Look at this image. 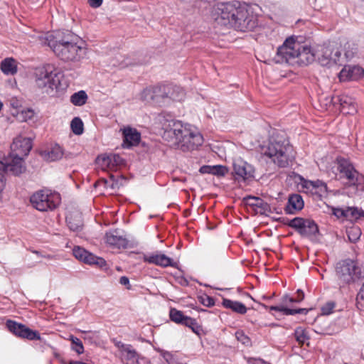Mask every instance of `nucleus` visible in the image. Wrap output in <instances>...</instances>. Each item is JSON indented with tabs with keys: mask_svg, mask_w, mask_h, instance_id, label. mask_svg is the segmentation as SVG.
<instances>
[{
	"mask_svg": "<svg viewBox=\"0 0 364 364\" xmlns=\"http://www.w3.org/2000/svg\"><path fill=\"white\" fill-rule=\"evenodd\" d=\"M237 19L233 21V28L245 32L252 31L257 25V17L250 11L247 6L242 4L239 9Z\"/></svg>",
	"mask_w": 364,
	"mask_h": 364,
	"instance_id": "f8f14e48",
	"label": "nucleus"
},
{
	"mask_svg": "<svg viewBox=\"0 0 364 364\" xmlns=\"http://www.w3.org/2000/svg\"><path fill=\"white\" fill-rule=\"evenodd\" d=\"M30 201L33 207L39 211L53 210L60 203V196L49 190H40L31 196Z\"/></svg>",
	"mask_w": 364,
	"mask_h": 364,
	"instance_id": "0eeeda50",
	"label": "nucleus"
},
{
	"mask_svg": "<svg viewBox=\"0 0 364 364\" xmlns=\"http://www.w3.org/2000/svg\"><path fill=\"white\" fill-rule=\"evenodd\" d=\"M250 364H269V363H267L261 359H253L252 361L250 362Z\"/></svg>",
	"mask_w": 364,
	"mask_h": 364,
	"instance_id": "bf43d9fd",
	"label": "nucleus"
},
{
	"mask_svg": "<svg viewBox=\"0 0 364 364\" xmlns=\"http://www.w3.org/2000/svg\"><path fill=\"white\" fill-rule=\"evenodd\" d=\"M97 163L104 170L107 168L114 170L124 164V159L119 154H113L99 156L97 158Z\"/></svg>",
	"mask_w": 364,
	"mask_h": 364,
	"instance_id": "a211bd4d",
	"label": "nucleus"
},
{
	"mask_svg": "<svg viewBox=\"0 0 364 364\" xmlns=\"http://www.w3.org/2000/svg\"><path fill=\"white\" fill-rule=\"evenodd\" d=\"M89 4L92 8H98L102 4V0H88Z\"/></svg>",
	"mask_w": 364,
	"mask_h": 364,
	"instance_id": "5fc2aeb1",
	"label": "nucleus"
},
{
	"mask_svg": "<svg viewBox=\"0 0 364 364\" xmlns=\"http://www.w3.org/2000/svg\"><path fill=\"white\" fill-rule=\"evenodd\" d=\"M294 336L299 343H304L309 338L305 329L299 327L295 330Z\"/></svg>",
	"mask_w": 364,
	"mask_h": 364,
	"instance_id": "58836bf2",
	"label": "nucleus"
},
{
	"mask_svg": "<svg viewBox=\"0 0 364 364\" xmlns=\"http://www.w3.org/2000/svg\"><path fill=\"white\" fill-rule=\"evenodd\" d=\"M364 75V70L360 66H344L338 74L341 81L357 80Z\"/></svg>",
	"mask_w": 364,
	"mask_h": 364,
	"instance_id": "aec40b11",
	"label": "nucleus"
},
{
	"mask_svg": "<svg viewBox=\"0 0 364 364\" xmlns=\"http://www.w3.org/2000/svg\"><path fill=\"white\" fill-rule=\"evenodd\" d=\"M33 253H35V254H36V255H38L39 257H43V256L44 255L41 254V252H40L36 251V250L33 251Z\"/></svg>",
	"mask_w": 364,
	"mask_h": 364,
	"instance_id": "680f3d73",
	"label": "nucleus"
},
{
	"mask_svg": "<svg viewBox=\"0 0 364 364\" xmlns=\"http://www.w3.org/2000/svg\"><path fill=\"white\" fill-rule=\"evenodd\" d=\"M2 107H3V104L2 102L0 101V111L2 109Z\"/></svg>",
	"mask_w": 364,
	"mask_h": 364,
	"instance_id": "0e129e2a",
	"label": "nucleus"
},
{
	"mask_svg": "<svg viewBox=\"0 0 364 364\" xmlns=\"http://www.w3.org/2000/svg\"><path fill=\"white\" fill-rule=\"evenodd\" d=\"M282 302L283 304L282 306L287 305L289 304L293 303V298L290 297L289 295L286 294L282 296Z\"/></svg>",
	"mask_w": 364,
	"mask_h": 364,
	"instance_id": "6e6d98bb",
	"label": "nucleus"
},
{
	"mask_svg": "<svg viewBox=\"0 0 364 364\" xmlns=\"http://www.w3.org/2000/svg\"><path fill=\"white\" fill-rule=\"evenodd\" d=\"M6 325L9 331L18 337L27 338L30 341L41 339L40 333L37 331H33L23 324L8 320Z\"/></svg>",
	"mask_w": 364,
	"mask_h": 364,
	"instance_id": "4468645a",
	"label": "nucleus"
},
{
	"mask_svg": "<svg viewBox=\"0 0 364 364\" xmlns=\"http://www.w3.org/2000/svg\"><path fill=\"white\" fill-rule=\"evenodd\" d=\"M296 293H297V297H296V299L295 300L296 303H300L304 299V293L301 289H298Z\"/></svg>",
	"mask_w": 364,
	"mask_h": 364,
	"instance_id": "13d9d810",
	"label": "nucleus"
},
{
	"mask_svg": "<svg viewBox=\"0 0 364 364\" xmlns=\"http://www.w3.org/2000/svg\"><path fill=\"white\" fill-rule=\"evenodd\" d=\"M336 272L341 289L364 278V267L350 259H346L337 263Z\"/></svg>",
	"mask_w": 364,
	"mask_h": 364,
	"instance_id": "423d86ee",
	"label": "nucleus"
},
{
	"mask_svg": "<svg viewBox=\"0 0 364 364\" xmlns=\"http://www.w3.org/2000/svg\"><path fill=\"white\" fill-rule=\"evenodd\" d=\"M202 304L206 306H212L215 304V301L213 298L206 296L205 299H203Z\"/></svg>",
	"mask_w": 364,
	"mask_h": 364,
	"instance_id": "603ef678",
	"label": "nucleus"
},
{
	"mask_svg": "<svg viewBox=\"0 0 364 364\" xmlns=\"http://www.w3.org/2000/svg\"><path fill=\"white\" fill-rule=\"evenodd\" d=\"M241 6L242 4L237 1L218 3L215 9L216 22L233 28V21L237 19Z\"/></svg>",
	"mask_w": 364,
	"mask_h": 364,
	"instance_id": "6e6552de",
	"label": "nucleus"
},
{
	"mask_svg": "<svg viewBox=\"0 0 364 364\" xmlns=\"http://www.w3.org/2000/svg\"><path fill=\"white\" fill-rule=\"evenodd\" d=\"M154 94V99L156 103H160L161 101L166 98L175 99L173 96L169 95L171 87L167 85H157L152 87Z\"/></svg>",
	"mask_w": 364,
	"mask_h": 364,
	"instance_id": "cd10ccee",
	"label": "nucleus"
},
{
	"mask_svg": "<svg viewBox=\"0 0 364 364\" xmlns=\"http://www.w3.org/2000/svg\"><path fill=\"white\" fill-rule=\"evenodd\" d=\"M232 173L238 181H250L255 178L254 167L241 158L234 160Z\"/></svg>",
	"mask_w": 364,
	"mask_h": 364,
	"instance_id": "ddd939ff",
	"label": "nucleus"
},
{
	"mask_svg": "<svg viewBox=\"0 0 364 364\" xmlns=\"http://www.w3.org/2000/svg\"><path fill=\"white\" fill-rule=\"evenodd\" d=\"M199 171L201 173H212V166H203L200 168Z\"/></svg>",
	"mask_w": 364,
	"mask_h": 364,
	"instance_id": "4d7b16f0",
	"label": "nucleus"
},
{
	"mask_svg": "<svg viewBox=\"0 0 364 364\" xmlns=\"http://www.w3.org/2000/svg\"><path fill=\"white\" fill-rule=\"evenodd\" d=\"M304 203L301 195L295 193L289 196L288 202L284 208L287 214H296L303 209Z\"/></svg>",
	"mask_w": 364,
	"mask_h": 364,
	"instance_id": "412c9836",
	"label": "nucleus"
},
{
	"mask_svg": "<svg viewBox=\"0 0 364 364\" xmlns=\"http://www.w3.org/2000/svg\"><path fill=\"white\" fill-rule=\"evenodd\" d=\"M141 99L146 102H155L153 87H151L144 89L141 93Z\"/></svg>",
	"mask_w": 364,
	"mask_h": 364,
	"instance_id": "e433bc0d",
	"label": "nucleus"
},
{
	"mask_svg": "<svg viewBox=\"0 0 364 364\" xmlns=\"http://www.w3.org/2000/svg\"><path fill=\"white\" fill-rule=\"evenodd\" d=\"M333 213L338 218H340V217H345L346 218V209L335 208L333 210Z\"/></svg>",
	"mask_w": 364,
	"mask_h": 364,
	"instance_id": "864d4df0",
	"label": "nucleus"
},
{
	"mask_svg": "<svg viewBox=\"0 0 364 364\" xmlns=\"http://www.w3.org/2000/svg\"><path fill=\"white\" fill-rule=\"evenodd\" d=\"M356 301L358 308L361 311H364V283L357 295Z\"/></svg>",
	"mask_w": 364,
	"mask_h": 364,
	"instance_id": "a18cd8bd",
	"label": "nucleus"
},
{
	"mask_svg": "<svg viewBox=\"0 0 364 364\" xmlns=\"http://www.w3.org/2000/svg\"><path fill=\"white\" fill-rule=\"evenodd\" d=\"M228 168L225 166L216 165L212 166V173L213 175L222 176H225L228 173Z\"/></svg>",
	"mask_w": 364,
	"mask_h": 364,
	"instance_id": "79ce46f5",
	"label": "nucleus"
},
{
	"mask_svg": "<svg viewBox=\"0 0 364 364\" xmlns=\"http://www.w3.org/2000/svg\"><path fill=\"white\" fill-rule=\"evenodd\" d=\"M364 215L363 210L357 208L348 207L346 208V218L350 220H356Z\"/></svg>",
	"mask_w": 364,
	"mask_h": 364,
	"instance_id": "f704fd0d",
	"label": "nucleus"
},
{
	"mask_svg": "<svg viewBox=\"0 0 364 364\" xmlns=\"http://www.w3.org/2000/svg\"><path fill=\"white\" fill-rule=\"evenodd\" d=\"M74 257L89 264H95L100 268L106 267V261L102 258L98 257L93 254L87 252L85 249L76 246L73 250Z\"/></svg>",
	"mask_w": 364,
	"mask_h": 364,
	"instance_id": "2eb2a0df",
	"label": "nucleus"
},
{
	"mask_svg": "<svg viewBox=\"0 0 364 364\" xmlns=\"http://www.w3.org/2000/svg\"><path fill=\"white\" fill-rule=\"evenodd\" d=\"M299 49V43L293 37H289L277 48L274 60L276 63H293L296 62Z\"/></svg>",
	"mask_w": 364,
	"mask_h": 364,
	"instance_id": "9d476101",
	"label": "nucleus"
},
{
	"mask_svg": "<svg viewBox=\"0 0 364 364\" xmlns=\"http://www.w3.org/2000/svg\"><path fill=\"white\" fill-rule=\"evenodd\" d=\"M66 222L70 230L80 231L82 228V218L80 213H70L66 217Z\"/></svg>",
	"mask_w": 364,
	"mask_h": 364,
	"instance_id": "bb28decb",
	"label": "nucleus"
},
{
	"mask_svg": "<svg viewBox=\"0 0 364 364\" xmlns=\"http://www.w3.org/2000/svg\"><path fill=\"white\" fill-rule=\"evenodd\" d=\"M70 127L73 132L75 134L80 135L83 133V122L80 117L73 118L71 121Z\"/></svg>",
	"mask_w": 364,
	"mask_h": 364,
	"instance_id": "72a5a7b5",
	"label": "nucleus"
},
{
	"mask_svg": "<svg viewBox=\"0 0 364 364\" xmlns=\"http://www.w3.org/2000/svg\"><path fill=\"white\" fill-rule=\"evenodd\" d=\"M346 51L344 53L345 58L348 60H350L356 53V48L353 47V44L347 43L345 44Z\"/></svg>",
	"mask_w": 364,
	"mask_h": 364,
	"instance_id": "c03bdc74",
	"label": "nucleus"
},
{
	"mask_svg": "<svg viewBox=\"0 0 364 364\" xmlns=\"http://www.w3.org/2000/svg\"><path fill=\"white\" fill-rule=\"evenodd\" d=\"M262 298H263L264 299H270V297H267V296H264Z\"/></svg>",
	"mask_w": 364,
	"mask_h": 364,
	"instance_id": "69168bd1",
	"label": "nucleus"
},
{
	"mask_svg": "<svg viewBox=\"0 0 364 364\" xmlns=\"http://www.w3.org/2000/svg\"><path fill=\"white\" fill-rule=\"evenodd\" d=\"M244 200L246 204L252 207L257 214L268 215L272 213L269 204L260 198L247 196Z\"/></svg>",
	"mask_w": 364,
	"mask_h": 364,
	"instance_id": "6ab92c4d",
	"label": "nucleus"
},
{
	"mask_svg": "<svg viewBox=\"0 0 364 364\" xmlns=\"http://www.w3.org/2000/svg\"><path fill=\"white\" fill-rule=\"evenodd\" d=\"M183 325L189 327L194 333H196L198 335H199L201 331V328L197 323L196 321L188 316L187 318H185V323Z\"/></svg>",
	"mask_w": 364,
	"mask_h": 364,
	"instance_id": "4c0bfd02",
	"label": "nucleus"
},
{
	"mask_svg": "<svg viewBox=\"0 0 364 364\" xmlns=\"http://www.w3.org/2000/svg\"><path fill=\"white\" fill-rule=\"evenodd\" d=\"M297 53V63L308 64L314 60L315 54L311 48L307 46H302L299 43V49Z\"/></svg>",
	"mask_w": 364,
	"mask_h": 364,
	"instance_id": "393cba45",
	"label": "nucleus"
},
{
	"mask_svg": "<svg viewBox=\"0 0 364 364\" xmlns=\"http://www.w3.org/2000/svg\"><path fill=\"white\" fill-rule=\"evenodd\" d=\"M122 134L124 137L123 146L124 147L128 148L139 144L141 135L136 129L129 127H125L122 130Z\"/></svg>",
	"mask_w": 364,
	"mask_h": 364,
	"instance_id": "5701e85b",
	"label": "nucleus"
},
{
	"mask_svg": "<svg viewBox=\"0 0 364 364\" xmlns=\"http://www.w3.org/2000/svg\"><path fill=\"white\" fill-rule=\"evenodd\" d=\"M287 311L288 313V315H294L296 314H306L309 312V309L304 308L292 309L289 308V310H287Z\"/></svg>",
	"mask_w": 364,
	"mask_h": 364,
	"instance_id": "09e8293b",
	"label": "nucleus"
},
{
	"mask_svg": "<svg viewBox=\"0 0 364 364\" xmlns=\"http://www.w3.org/2000/svg\"><path fill=\"white\" fill-rule=\"evenodd\" d=\"M62 76L53 65L47 64L36 70V85L42 93L53 95L55 92L61 89Z\"/></svg>",
	"mask_w": 364,
	"mask_h": 364,
	"instance_id": "39448f33",
	"label": "nucleus"
},
{
	"mask_svg": "<svg viewBox=\"0 0 364 364\" xmlns=\"http://www.w3.org/2000/svg\"><path fill=\"white\" fill-rule=\"evenodd\" d=\"M335 307V303L332 301L327 302L325 305H323L321 308V311L323 314L328 315L332 313L333 309Z\"/></svg>",
	"mask_w": 364,
	"mask_h": 364,
	"instance_id": "de8ad7c7",
	"label": "nucleus"
},
{
	"mask_svg": "<svg viewBox=\"0 0 364 364\" xmlns=\"http://www.w3.org/2000/svg\"><path fill=\"white\" fill-rule=\"evenodd\" d=\"M143 261L153 264L161 267H175L176 262L173 259L162 253L145 254L143 256Z\"/></svg>",
	"mask_w": 364,
	"mask_h": 364,
	"instance_id": "f3484780",
	"label": "nucleus"
},
{
	"mask_svg": "<svg viewBox=\"0 0 364 364\" xmlns=\"http://www.w3.org/2000/svg\"><path fill=\"white\" fill-rule=\"evenodd\" d=\"M296 299V298H295V299L293 298V303H296V301H295Z\"/></svg>",
	"mask_w": 364,
	"mask_h": 364,
	"instance_id": "774afa93",
	"label": "nucleus"
},
{
	"mask_svg": "<svg viewBox=\"0 0 364 364\" xmlns=\"http://www.w3.org/2000/svg\"><path fill=\"white\" fill-rule=\"evenodd\" d=\"M235 337L238 341L241 342L242 344L245 346H249L250 344V338L247 336L242 331H237L235 333Z\"/></svg>",
	"mask_w": 364,
	"mask_h": 364,
	"instance_id": "49530a36",
	"label": "nucleus"
},
{
	"mask_svg": "<svg viewBox=\"0 0 364 364\" xmlns=\"http://www.w3.org/2000/svg\"><path fill=\"white\" fill-rule=\"evenodd\" d=\"M345 104H346V101L341 100V105L342 106V108L343 109L345 107Z\"/></svg>",
	"mask_w": 364,
	"mask_h": 364,
	"instance_id": "e2e57ef3",
	"label": "nucleus"
},
{
	"mask_svg": "<svg viewBox=\"0 0 364 364\" xmlns=\"http://www.w3.org/2000/svg\"><path fill=\"white\" fill-rule=\"evenodd\" d=\"M309 185L314 188H318L322 193H326L327 191V186L326 184L320 180L311 181L309 182Z\"/></svg>",
	"mask_w": 364,
	"mask_h": 364,
	"instance_id": "37998d69",
	"label": "nucleus"
},
{
	"mask_svg": "<svg viewBox=\"0 0 364 364\" xmlns=\"http://www.w3.org/2000/svg\"><path fill=\"white\" fill-rule=\"evenodd\" d=\"M350 110H351V111H355V109L354 106H353V107H352V108L350 109Z\"/></svg>",
	"mask_w": 364,
	"mask_h": 364,
	"instance_id": "338daca9",
	"label": "nucleus"
},
{
	"mask_svg": "<svg viewBox=\"0 0 364 364\" xmlns=\"http://www.w3.org/2000/svg\"><path fill=\"white\" fill-rule=\"evenodd\" d=\"M115 346L120 352L122 362L124 364H139V354L130 344H125L121 341L115 343Z\"/></svg>",
	"mask_w": 364,
	"mask_h": 364,
	"instance_id": "dca6fc26",
	"label": "nucleus"
},
{
	"mask_svg": "<svg viewBox=\"0 0 364 364\" xmlns=\"http://www.w3.org/2000/svg\"><path fill=\"white\" fill-rule=\"evenodd\" d=\"M39 41L41 45L49 46L55 55L64 62H80L87 54V48L84 43L75 42L73 35L69 33H48L40 36Z\"/></svg>",
	"mask_w": 364,
	"mask_h": 364,
	"instance_id": "f257e3e1",
	"label": "nucleus"
},
{
	"mask_svg": "<svg viewBox=\"0 0 364 364\" xmlns=\"http://www.w3.org/2000/svg\"><path fill=\"white\" fill-rule=\"evenodd\" d=\"M348 240L351 242H356L360 237L361 231L358 227H352L346 231Z\"/></svg>",
	"mask_w": 364,
	"mask_h": 364,
	"instance_id": "c9c22d12",
	"label": "nucleus"
},
{
	"mask_svg": "<svg viewBox=\"0 0 364 364\" xmlns=\"http://www.w3.org/2000/svg\"><path fill=\"white\" fill-rule=\"evenodd\" d=\"M70 340L71 341L72 344L75 346L73 347V349L77 354H82L84 351V347H83L82 341L78 338L75 337L73 336H70Z\"/></svg>",
	"mask_w": 364,
	"mask_h": 364,
	"instance_id": "a19ab883",
	"label": "nucleus"
},
{
	"mask_svg": "<svg viewBox=\"0 0 364 364\" xmlns=\"http://www.w3.org/2000/svg\"><path fill=\"white\" fill-rule=\"evenodd\" d=\"M43 258H46L47 259H55L56 257L55 255H45L43 256Z\"/></svg>",
	"mask_w": 364,
	"mask_h": 364,
	"instance_id": "052dcab7",
	"label": "nucleus"
},
{
	"mask_svg": "<svg viewBox=\"0 0 364 364\" xmlns=\"http://www.w3.org/2000/svg\"><path fill=\"white\" fill-rule=\"evenodd\" d=\"M119 283L122 285L126 286L127 289H131V286L129 284V279L127 277H125V276L121 277L119 279Z\"/></svg>",
	"mask_w": 364,
	"mask_h": 364,
	"instance_id": "3c124183",
	"label": "nucleus"
},
{
	"mask_svg": "<svg viewBox=\"0 0 364 364\" xmlns=\"http://www.w3.org/2000/svg\"><path fill=\"white\" fill-rule=\"evenodd\" d=\"M222 304L226 309H230L237 314H245L247 312V307L240 301L223 299Z\"/></svg>",
	"mask_w": 364,
	"mask_h": 364,
	"instance_id": "c756f323",
	"label": "nucleus"
},
{
	"mask_svg": "<svg viewBox=\"0 0 364 364\" xmlns=\"http://www.w3.org/2000/svg\"><path fill=\"white\" fill-rule=\"evenodd\" d=\"M169 316L172 321L183 325L185 323V318H188V316H184L181 311H178L176 309H171L170 310Z\"/></svg>",
	"mask_w": 364,
	"mask_h": 364,
	"instance_id": "473e14b6",
	"label": "nucleus"
},
{
	"mask_svg": "<svg viewBox=\"0 0 364 364\" xmlns=\"http://www.w3.org/2000/svg\"><path fill=\"white\" fill-rule=\"evenodd\" d=\"M341 55V51L336 50L334 53H333V52L328 48H326L323 50L321 57H319L318 59L320 60V63L323 65L330 66L333 64L341 65V63L340 61Z\"/></svg>",
	"mask_w": 364,
	"mask_h": 364,
	"instance_id": "b1692460",
	"label": "nucleus"
},
{
	"mask_svg": "<svg viewBox=\"0 0 364 364\" xmlns=\"http://www.w3.org/2000/svg\"><path fill=\"white\" fill-rule=\"evenodd\" d=\"M31 149L32 142L30 138L17 136L11 145V152L6 162L0 161V200L2 199V193L6 186L7 171L16 176L23 173L26 169L23 164V159L28 155Z\"/></svg>",
	"mask_w": 364,
	"mask_h": 364,
	"instance_id": "7ed1b4c3",
	"label": "nucleus"
},
{
	"mask_svg": "<svg viewBox=\"0 0 364 364\" xmlns=\"http://www.w3.org/2000/svg\"><path fill=\"white\" fill-rule=\"evenodd\" d=\"M41 156L48 161H55L62 158L63 151L59 145H55L50 149L43 151Z\"/></svg>",
	"mask_w": 364,
	"mask_h": 364,
	"instance_id": "a878e982",
	"label": "nucleus"
},
{
	"mask_svg": "<svg viewBox=\"0 0 364 364\" xmlns=\"http://www.w3.org/2000/svg\"><path fill=\"white\" fill-rule=\"evenodd\" d=\"M111 181H108L105 178H100L98 181H97L95 184V186L103 185L106 188H110L111 189L119 188V186L123 185V181L125 180L124 178L120 177L116 178V176L111 174L110 175Z\"/></svg>",
	"mask_w": 364,
	"mask_h": 364,
	"instance_id": "c85d7f7f",
	"label": "nucleus"
},
{
	"mask_svg": "<svg viewBox=\"0 0 364 364\" xmlns=\"http://www.w3.org/2000/svg\"><path fill=\"white\" fill-rule=\"evenodd\" d=\"M337 170L340 178H346L347 184L355 186L356 189H363V176L355 169L353 166L343 158L337 159Z\"/></svg>",
	"mask_w": 364,
	"mask_h": 364,
	"instance_id": "1a4fd4ad",
	"label": "nucleus"
},
{
	"mask_svg": "<svg viewBox=\"0 0 364 364\" xmlns=\"http://www.w3.org/2000/svg\"><path fill=\"white\" fill-rule=\"evenodd\" d=\"M271 311H276L283 312L284 314L288 315L287 310H289V308L284 306H271L269 307Z\"/></svg>",
	"mask_w": 364,
	"mask_h": 364,
	"instance_id": "8fccbe9b",
	"label": "nucleus"
},
{
	"mask_svg": "<svg viewBox=\"0 0 364 364\" xmlns=\"http://www.w3.org/2000/svg\"><path fill=\"white\" fill-rule=\"evenodd\" d=\"M87 100V95L84 90L75 92L70 97V102L75 106L84 105Z\"/></svg>",
	"mask_w": 364,
	"mask_h": 364,
	"instance_id": "2f4dec72",
	"label": "nucleus"
},
{
	"mask_svg": "<svg viewBox=\"0 0 364 364\" xmlns=\"http://www.w3.org/2000/svg\"><path fill=\"white\" fill-rule=\"evenodd\" d=\"M1 70L6 75H14L17 73L16 61L11 58H7L1 61Z\"/></svg>",
	"mask_w": 364,
	"mask_h": 364,
	"instance_id": "7c9ffc66",
	"label": "nucleus"
},
{
	"mask_svg": "<svg viewBox=\"0 0 364 364\" xmlns=\"http://www.w3.org/2000/svg\"><path fill=\"white\" fill-rule=\"evenodd\" d=\"M284 223L304 237L314 236L318 232V225L312 220L296 217L292 220L287 219Z\"/></svg>",
	"mask_w": 364,
	"mask_h": 364,
	"instance_id": "9b49d317",
	"label": "nucleus"
},
{
	"mask_svg": "<svg viewBox=\"0 0 364 364\" xmlns=\"http://www.w3.org/2000/svg\"><path fill=\"white\" fill-rule=\"evenodd\" d=\"M81 332L83 333L82 338L85 341H88L90 343H95L97 342V340L98 338L97 332L96 331H81Z\"/></svg>",
	"mask_w": 364,
	"mask_h": 364,
	"instance_id": "ea45409f",
	"label": "nucleus"
},
{
	"mask_svg": "<svg viewBox=\"0 0 364 364\" xmlns=\"http://www.w3.org/2000/svg\"><path fill=\"white\" fill-rule=\"evenodd\" d=\"M164 129L163 139L171 146L183 151L194 150L203 142V136L198 132L191 129L179 121L168 122Z\"/></svg>",
	"mask_w": 364,
	"mask_h": 364,
	"instance_id": "f03ea898",
	"label": "nucleus"
},
{
	"mask_svg": "<svg viewBox=\"0 0 364 364\" xmlns=\"http://www.w3.org/2000/svg\"><path fill=\"white\" fill-rule=\"evenodd\" d=\"M106 242L117 248H125L127 245V240L124 235L120 234L118 230H114L107 232L105 235Z\"/></svg>",
	"mask_w": 364,
	"mask_h": 364,
	"instance_id": "4be33fe9",
	"label": "nucleus"
},
{
	"mask_svg": "<svg viewBox=\"0 0 364 364\" xmlns=\"http://www.w3.org/2000/svg\"><path fill=\"white\" fill-rule=\"evenodd\" d=\"M263 154L279 167H287L294 159L293 146L284 134L272 136L268 145L263 149Z\"/></svg>",
	"mask_w": 364,
	"mask_h": 364,
	"instance_id": "20e7f679",
	"label": "nucleus"
}]
</instances>
